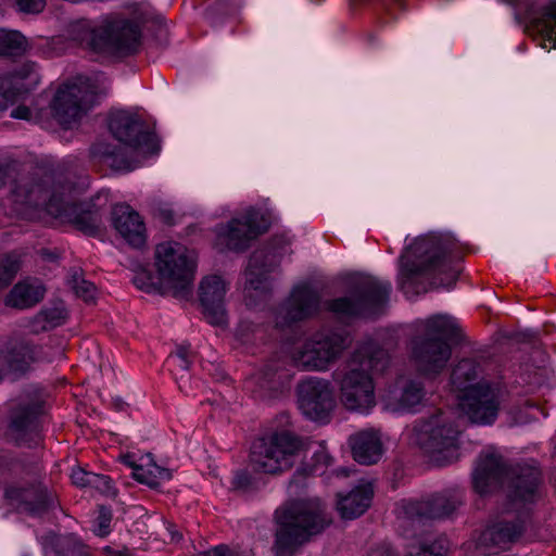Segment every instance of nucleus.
Listing matches in <instances>:
<instances>
[{"mask_svg": "<svg viewBox=\"0 0 556 556\" xmlns=\"http://www.w3.org/2000/svg\"><path fill=\"white\" fill-rule=\"evenodd\" d=\"M228 556H244V555H242V554H241V553H239V552H236V551L229 549Z\"/></svg>", "mask_w": 556, "mask_h": 556, "instance_id": "obj_64", "label": "nucleus"}, {"mask_svg": "<svg viewBox=\"0 0 556 556\" xmlns=\"http://www.w3.org/2000/svg\"><path fill=\"white\" fill-rule=\"evenodd\" d=\"M308 471L305 468H299L292 476V479L290 480V486L293 484L300 483L302 480H304L308 476Z\"/></svg>", "mask_w": 556, "mask_h": 556, "instance_id": "obj_57", "label": "nucleus"}, {"mask_svg": "<svg viewBox=\"0 0 556 556\" xmlns=\"http://www.w3.org/2000/svg\"><path fill=\"white\" fill-rule=\"evenodd\" d=\"M269 280H245L243 286L244 302L250 307H255L266 302L270 296Z\"/></svg>", "mask_w": 556, "mask_h": 556, "instance_id": "obj_40", "label": "nucleus"}, {"mask_svg": "<svg viewBox=\"0 0 556 556\" xmlns=\"http://www.w3.org/2000/svg\"><path fill=\"white\" fill-rule=\"evenodd\" d=\"M65 37L74 45L93 51L129 54L139 47L141 30L134 21L106 15L97 21L79 18L71 22Z\"/></svg>", "mask_w": 556, "mask_h": 556, "instance_id": "obj_6", "label": "nucleus"}, {"mask_svg": "<svg viewBox=\"0 0 556 556\" xmlns=\"http://www.w3.org/2000/svg\"><path fill=\"white\" fill-rule=\"evenodd\" d=\"M267 227L268 224L263 214L249 208L226 225L216 227L215 244L219 250L241 251L265 232Z\"/></svg>", "mask_w": 556, "mask_h": 556, "instance_id": "obj_16", "label": "nucleus"}, {"mask_svg": "<svg viewBox=\"0 0 556 556\" xmlns=\"http://www.w3.org/2000/svg\"><path fill=\"white\" fill-rule=\"evenodd\" d=\"M134 286L148 294L190 300L193 296L192 280H131Z\"/></svg>", "mask_w": 556, "mask_h": 556, "instance_id": "obj_28", "label": "nucleus"}, {"mask_svg": "<svg viewBox=\"0 0 556 556\" xmlns=\"http://www.w3.org/2000/svg\"><path fill=\"white\" fill-rule=\"evenodd\" d=\"M533 28L556 48V1H551L532 17Z\"/></svg>", "mask_w": 556, "mask_h": 556, "instance_id": "obj_35", "label": "nucleus"}, {"mask_svg": "<svg viewBox=\"0 0 556 556\" xmlns=\"http://www.w3.org/2000/svg\"><path fill=\"white\" fill-rule=\"evenodd\" d=\"M168 366H174L181 370H188L190 368V358H178L176 362H167Z\"/></svg>", "mask_w": 556, "mask_h": 556, "instance_id": "obj_59", "label": "nucleus"}, {"mask_svg": "<svg viewBox=\"0 0 556 556\" xmlns=\"http://www.w3.org/2000/svg\"><path fill=\"white\" fill-rule=\"evenodd\" d=\"M232 484L238 489L247 488L250 484L249 473L243 470L237 471Z\"/></svg>", "mask_w": 556, "mask_h": 556, "instance_id": "obj_53", "label": "nucleus"}, {"mask_svg": "<svg viewBox=\"0 0 556 556\" xmlns=\"http://www.w3.org/2000/svg\"><path fill=\"white\" fill-rule=\"evenodd\" d=\"M47 556H84L86 545L74 535L59 536L46 545Z\"/></svg>", "mask_w": 556, "mask_h": 556, "instance_id": "obj_38", "label": "nucleus"}, {"mask_svg": "<svg viewBox=\"0 0 556 556\" xmlns=\"http://www.w3.org/2000/svg\"><path fill=\"white\" fill-rule=\"evenodd\" d=\"M416 334L410 341V354L417 370L426 377H435L447 366L452 348L447 341L463 340V329L448 315H433L413 323Z\"/></svg>", "mask_w": 556, "mask_h": 556, "instance_id": "obj_4", "label": "nucleus"}, {"mask_svg": "<svg viewBox=\"0 0 556 556\" xmlns=\"http://www.w3.org/2000/svg\"><path fill=\"white\" fill-rule=\"evenodd\" d=\"M38 346L30 341L20 339L10 343L4 361L13 371L25 372L37 359Z\"/></svg>", "mask_w": 556, "mask_h": 556, "instance_id": "obj_32", "label": "nucleus"}, {"mask_svg": "<svg viewBox=\"0 0 556 556\" xmlns=\"http://www.w3.org/2000/svg\"><path fill=\"white\" fill-rule=\"evenodd\" d=\"M11 117L28 122H38L39 114L26 105H18L11 112Z\"/></svg>", "mask_w": 556, "mask_h": 556, "instance_id": "obj_50", "label": "nucleus"}, {"mask_svg": "<svg viewBox=\"0 0 556 556\" xmlns=\"http://www.w3.org/2000/svg\"><path fill=\"white\" fill-rule=\"evenodd\" d=\"M70 309L62 300L50 301L27 319L25 328L31 334H40L64 326L70 319Z\"/></svg>", "mask_w": 556, "mask_h": 556, "instance_id": "obj_24", "label": "nucleus"}, {"mask_svg": "<svg viewBox=\"0 0 556 556\" xmlns=\"http://www.w3.org/2000/svg\"><path fill=\"white\" fill-rule=\"evenodd\" d=\"M112 514L109 508L100 507L97 518V528L93 530L98 536H106L111 529Z\"/></svg>", "mask_w": 556, "mask_h": 556, "instance_id": "obj_48", "label": "nucleus"}, {"mask_svg": "<svg viewBox=\"0 0 556 556\" xmlns=\"http://www.w3.org/2000/svg\"><path fill=\"white\" fill-rule=\"evenodd\" d=\"M93 472L86 471L81 468L73 469L71 473L72 482L80 488L90 486V481Z\"/></svg>", "mask_w": 556, "mask_h": 556, "instance_id": "obj_51", "label": "nucleus"}, {"mask_svg": "<svg viewBox=\"0 0 556 556\" xmlns=\"http://www.w3.org/2000/svg\"><path fill=\"white\" fill-rule=\"evenodd\" d=\"M390 355L372 339L361 341L350 355L345 368L333 372L340 401L349 410L367 412L376 404L372 375L382 372Z\"/></svg>", "mask_w": 556, "mask_h": 556, "instance_id": "obj_2", "label": "nucleus"}, {"mask_svg": "<svg viewBox=\"0 0 556 556\" xmlns=\"http://www.w3.org/2000/svg\"><path fill=\"white\" fill-rule=\"evenodd\" d=\"M122 460L132 469V477L138 482L150 488H157L161 482L172 478L169 469L156 465L151 454L142 455L138 459L135 454H127L122 457Z\"/></svg>", "mask_w": 556, "mask_h": 556, "instance_id": "obj_25", "label": "nucleus"}, {"mask_svg": "<svg viewBox=\"0 0 556 556\" xmlns=\"http://www.w3.org/2000/svg\"><path fill=\"white\" fill-rule=\"evenodd\" d=\"M348 331L325 329L313 333L293 353L295 365L308 371H327L351 346Z\"/></svg>", "mask_w": 556, "mask_h": 556, "instance_id": "obj_11", "label": "nucleus"}, {"mask_svg": "<svg viewBox=\"0 0 556 556\" xmlns=\"http://www.w3.org/2000/svg\"><path fill=\"white\" fill-rule=\"evenodd\" d=\"M525 530V522L519 517H495L477 534L476 547L483 554L497 555L519 541Z\"/></svg>", "mask_w": 556, "mask_h": 556, "instance_id": "obj_17", "label": "nucleus"}, {"mask_svg": "<svg viewBox=\"0 0 556 556\" xmlns=\"http://www.w3.org/2000/svg\"><path fill=\"white\" fill-rule=\"evenodd\" d=\"M0 76L10 80V88L16 92L18 99L40 83L37 65L29 61Z\"/></svg>", "mask_w": 556, "mask_h": 556, "instance_id": "obj_34", "label": "nucleus"}, {"mask_svg": "<svg viewBox=\"0 0 556 556\" xmlns=\"http://www.w3.org/2000/svg\"><path fill=\"white\" fill-rule=\"evenodd\" d=\"M111 134L137 156L156 154L160 143L156 135L137 115L126 111L111 113L109 118Z\"/></svg>", "mask_w": 556, "mask_h": 556, "instance_id": "obj_15", "label": "nucleus"}, {"mask_svg": "<svg viewBox=\"0 0 556 556\" xmlns=\"http://www.w3.org/2000/svg\"><path fill=\"white\" fill-rule=\"evenodd\" d=\"M113 223L117 232L132 247L141 248L146 243V226L140 215L127 205L116 206Z\"/></svg>", "mask_w": 556, "mask_h": 556, "instance_id": "obj_26", "label": "nucleus"}, {"mask_svg": "<svg viewBox=\"0 0 556 556\" xmlns=\"http://www.w3.org/2000/svg\"><path fill=\"white\" fill-rule=\"evenodd\" d=\"M314 458L316 463L323 464L325 466L330 463V455L325 451L324 446H320V450L315 452Z\"/></svg>", "mask_w": 556, "mask_h": 556, "instance_id": "obj_56", "label": "nucleus"}, {"mask_svg": "<svg viewBox=\"0 0 556 556\" xmlns=\"http://www.w3.org/2000/svg\"><path fill=\"white\" fill-rule=\"evenodd\" d=\"M74 188L68 185L54 186L49 199L48 190L39 182L17 186L14 191V201L21 204L39 207L53 218L62 223H72L86 232H92L97 228L96 215L83 208L73 197Z\"/></svg>", "mask_w": 556, "mask_h": 556, "instance_id": "obj_8", "label": "nucleus"}, {"mask_svg": "<svg viewBox=\"0 0 556 556\" xmlns=\"http://www.w3.org/2000/svg\"><path fill=\"white\" fill-rule=\"evenodd\" d=\"M46 294V287L36 280H20L5 295L4 304L10 307L25 309L40 302Z\"/></svg>", "mask_w": 556, "mask_h": 556, "instance_id": "obj_31", "label": "nucleus"}, {"mask_svg": "<svg viewBox=\"0 0 556 556\" xmlns=\"http://www.w3.org/2000/svg\"><path fill=\"white\" fill-rule=\"evenodd\" d=\"M155 265L162 278H190L195 271V258L180 243L163 242L155 248Z\"/></svg>", "mask_w": 556, "mask_h": 556, "instance_id": "obj_20", "label": "nucleus"}, {"mask_svg": "<svg viewBox=\"0 0 556 556\" xmlns=\"http://www.w3.org/2000/svg\"><path fill=\"white\" fill-rule=\"evenodd\" d=\"M369 556H396L389 546H381L374 549Z\"/></svg>", "mask_w": 556, "mask_h": 556, "instance_id": "obj_60", "label": "nucleus"}, {"mask_svg": "<svg viewBox=\"0 0 556 556\" xmlns=\"http://www.w3.org/2000/svg\"><path fill=\"white\" fill-rule=\"evenodd\" d=\"M399 288L407 300H415L429 291H451L455 288V280H400Z\"/></svg>", "mask_w": 556, "mask_h": 556, "instance_id": "obj_36", "label": "nucleus"}, {"mask_svg": "<svg viewBox=\"0 0 556 556\" xmlns=\"http://www.w3.org/2000/svg\"><path fill=\"white\" fill-rule=\"evenodd\" d=\"M389 293L390 287L365 280L349 296L331 301L329 308L343 317L374 319L383 314Z\"/></svg>", "mask_w": 556, "mask_h": 556, "instance_id": "obj_13", "label": "nucleus"}, {"mask_svg": "<svg viewBox=\"0 0 556 556\" xmlns=\"http://www.w3.org/2000/svg\"><path fill=\"white\" fill-rule=\"evenodd\" d=\"M3 497L16 510L40 516L58 505V497L42 482V468L36 463L10 460L1 470Z\"/></svg>", "mask_w": 556, "mask_h": 556, "instance_id": "obj_7", "label": "nucleus"}, {"mask_svg": "<svg viewBox=\"0 0 556 556\" xmlns=\"http://www.w3.org/2000/svg\"><path fill=\"white\" fill-rule=\"evenodd\" d=\"M92 154L115 169L131 170L135 168V165L125 156L122 149L112 150L104 143H97L92 147Z\"/></svg>", "mask_w": 556, "mask_h": 556, "instance_id": "obj_39", "label": "nucleus"}, {"mask_svg": "<svg viewBox=\"0 0 556 556\" xmlns=\"http://www.w3.org/2000/svg\"><path fill=\"white\" fill-rule=\"evenodd\" d=\"M320 295L303 283L296 286L280 308L285 324L304 320L315 315L319 308Z\"/></svg>", "mask_w": 556, "mask_h": 556, "instance_id": "obj_21", "label": "nucleus"}, {"mask_svg": "<svg viewBox=\"0 0 556 556\" xmlns=\"http://www.w3.org/2000/svg\"><path fill=\"white\" fill-rule=\"evenodd\" d=\"M305 448L304 440L293 432L274 431L253 443L250 462L258 472L279 475L290 470Z\"/></svg>", "mask_w": 556, "mask_h": 556, "instance_id": "obj_9", "label": "nucleus"}, {"mask_svg": "<svg viewBox=\"0 0 556 556\" xmlns=\"http://www.w3.org/2000/svg\"><path fill=\"white\" fill-rule=\"evenodd\" d=\"M540 470L528 465L508 469L500 454L488 448L483 451L472 472V484L477 493L484 495L507 483L511 509L533 503L538 497Z\"/></svg>", "mask_w": 556, "mask_h": 556, "instance_id": "obj_3", "label": "nucleus"}, {"mask_svg": "<svg viewBox=\"0 0 556 556\" xmlns=\"http://www.w3.org/2000/svg\"><path fill=\"white\" fill-rule=\"evenodd\" d=\"M16 4L22 12L38 14L43 11L46 0H16Z\"/></svg>", "mask_w": 556, "mask_h": 556, "instance_id": "obj_49", "label": "nucleus"}, {"mask_svg": "<svg viewBox=\"0 0 556 556\" xmlns=\"http://www.w3.org/2000/svg\"><path fill=\"white\" fill-rule=\"evenodd\" d=\"M164 219L165 222L169 223L172 220V213L169 211H166L164 213Z\"/></svg>", "mask_w": 556, "mask_h": 556, "instance_id": "obj_63", "label": "nucleus"}, {"mask_svg": "<svg viewBox=\"0 0 556 556\" xmlns=\"http://www.w3.org/2000/svg\"><path fill=\"white\" fill-rule=\"evenodd\" d=\"M469 243L447 231H430L414 238L397 258L400 278L432 275L458 278L464 274V257L473 253Z\"/></svg>", "mask_w": 556, "mask_h": 556, "instance_id": "obj_1", "label": "nucleus"}, {"mask_svg": "<svg viewBox=\"0 0 556 556\" xmlns=\"http://www.w3.org/2000/svg\"><path fill=\"white\" fill-rule=\"evenodd\" d=\"M10 84L8 78L0 76V111L8 109L18 100L16 92L10 88Z\"/></svg>", "mask_w": 556, "mask_h": 556, "instance_id": "obj_47", "label": "nucleus"}, {"mask_svg": "<svg viewBox=\"0 0 556 556\" xmlns=\"http://www.w3.org/2000/svg\"><path fill=\"white\" fill-rule=\"evenodd\" d=\"M341 278H372V274L365 269H348L341 274Z\"/></svg>", "mask_w": 556, "mask_h": 556, "instance_id": "obj_54", "label": "nucleus"}, {"mask_svg": "<svg viewBox=\"0 0 556 556\" xmlns=\"http://www.w3.org/2000/svg\"><path fill=\"white\" fill-rule=\"evenodd\" d=\"M446 546L443 541H435L431 544L412 545L407 552V556H444Z\"/></svg>", "mask_w": 556, "mask_h": 556, "instance_id": "obj_44", "label": "nucleus"}, {"mask_svg": "<svg viewBox=\"0 0 556 556\" xmlns=\"http://www.w3.org/2000/svg\"><path fill=\"white\" fill-rule=\"evenodd\" d=\"M350 442L353 458L362 465L376 464L383 455V445L376 431H361L353 435Z\"/></svg>", "mask_w": 556, "mask_h": 556, "instance_id": "obj_29", "label": "nucleus"}, {"mask_svg": "<svg viewBox=\"0 0 556 556\" xmlns=\"http://www.w3.org/2000/svg\"><path fill=\"white\" fill-rule=\"evenodd\" d=\"M75 295L86 303H94L99 291L91 280H68Z\"/></svg>", "mask_w": 556, "mask_h": 556, "instance_id": "obj_42", "label": "nucleus"}, {"mask_svg": "<svg viewBox=\"0 0 556 556\" xmlns=\"http://www.w3.org/2000/svg\"><path fill=\"white\" fill-rule=\"evenodd\" d=\"M227 291L225 280H201L198 295L207 321L215 326L226 323L224 298Z\"/></svg>", "mask_w": 556, "mask_h": 556, "instance_id": "obj_23", "label": "nucleus"}, {"mask_svg": "<svg viewBox=\"0 0 556 556\" xmlns=\"http://www.w3.org/2000/svg\"><path fill=\"white\" fill-rule=\"evenodd\" d=\"M481 374L480 364L473 358H464L454 367L451 375L453 387L463 394L468 393L471 388L488 386V382L477 381Z\"/></svg>", "mask_w": 556, "mask_h": 556, "instance_id": "obj_33", "label": "nucleus"}, {"mask_svg": "<svg viewBox=\"0 0 556 556\" xmlns=\"http://www.w3.org/2000/svg\"><path fill=\"white\" fill-rule=\"evenodd\" d=\"M459 430L454 421L439 412L414 425L410 440L435 462L451 463L457 458Z\"/></svg>", "mask_w": 556, "mask_h": 556, "instance_id": "obj_12", "label": "nucleus"}, {"mask_svg": "<svg viewBox=\"0 0 556 556\" xmlns=\"http://www.w3.org/2000/svg\"><path fill=\"white\" fill-rule=\"evenodd\" d=\"M94 96L87 78L77 77L63 84L51 102L54 118L64 128L74 127L91 108Z\"/></svg>", "mask_w": 556, "mask_h": 556, "instance_id": "obj_14", "label": "nucleus"}, {"mask_svg": "<svg viewBox=\"0 0 556 556\" xmlns=\"http://www.w3.org/2000/svg\"><path fill=\"white\" fill-rule=\"evenodd\" d=\"M7 174V167L0 164V187L4 184Z\"/></svg>", "mask_w": 556, "mask_h": 556, "instance_id": "obj_62", "label": "nucleus"}, {"mask_svg": "<svg viewBox=\"0 0 556 556\" xmlns=\"http://www.w3.org/2000/svg\"><path fill=\"white\" fill-rule=\"evenodd\" d=\"M381 7L379 23L386 25L397 18V12L405 8L404 0H378Z\"/></svg>", "mask_w": 556, "mask_h": 556, "instance_id": "obj_43", "label": "nucleus"}, {"mask_svg": "<svg viewBox=\"0 0 556 556\" xmlns=\"http://www.w3.org/2000/svg\"><path fill=\"white\" fill-rule=\"evenodd\" d=\"M190 346L189 345H180L177 348L175 353H172L167 362H176L178 358H190Z\"/></svg>", "mask_w": 556, "mask_h": 556, "instance_id": "obj_55", "label": "nucleus"}, {"mask_svg": "<svg viewBox=\"0 0 556 556\" xmlns=\"http://www.w3.org/2000/svg\"><path fill=\"white\" fill-rule=\"evenodd\" d=\"M459 406L472 424L492 425L501 406L498 390L491 384L471 388L468 393L460 396Z\"/></svg>", "mask_w": 556, "mask_h": 556, "instance_id": "obj_19", "label": "nucleus"}, {"mask_svg": "<svg viewBox=\"0 0 556 556\" xmlns=\"http://www.w3.org/2000/svg\"><path fill=\"white\" fill-rule=\"evenodd\" d=\"M229 548L224 545L216 546L215 548L205 552L202 556H228Z\"/></svg>", "mask_w": 556, "mask_h": 556, "instance_id": "obj_58", "label": "nucleus"}, {"mask_svg": "<svg viewBox=\"0 0 556 556\" xmlns=\"http://www.w3.org/2000/svg\"><path fill=\"white\" fill-rule=\"evenodd\" d=\"M10 280H0V302L3 300L5 295L9 293L7 292L10 286Z\"/></svg>", "mask_w": 556, "mask_h": 556, "instance_id": "obj_61", "label": "nucleus"}, {"mask_svg": "<svg viewBox=\"0 0 556 556\" xmlns=\"http://www.w3.org/2000/svg\"><path fill=\"white\" fill-rule=\"evenodd\" d=\"M464 505V493L458 489L444 490L421 501L402 500L396 504L397 527L403 535L425 520L452 517Z\"/></svg>", "mask_w": 556, "mask_h": 556, "instance_id": "obj_10", "label": "nucleus"}, {"mask_svg": "<svg viewBox=\"0 0 556 556\" xmlns=\"http://www.w3.org/2000/svg\"><path fill=\"white\" fill-rule=\"evenodd\" d=\"M40 407L36 404L20 406L12 412L9 426L10 435L17 444H38Z\"/></svg>", "mask_w": 556, "mask_h": 556, "instance_id": "obj_22", "label": "nucleus"}, {"mask_svg": "<svg viewBox=\"0 0 556 556\" xmlns=\"http://www.w3.org/2000/svg\"><path fill=\"white\" fill-rule=\"evenodd\" d=\"M91 481H90V488H93L101 492L102 494H105L108 496H115L116 491L114 489V484L112 479L109 476L99 475V473H92Z\"/></svg>", "mask_w": 556, "mask_h": 556, "instance_id": "obj_46", "label": "nucleus"}, {"mask_svg": "<svg viewBox=\"0 0 556 556\" xmlns=\"http://www.w3.org/2000/svg\"><path fill=\"white\" fill-rule=\"evenodd\" d=\"M30 48L27 38L18 30L0 28V56L15 58Z\"/></svg>", "mask_w": 556, "mask_h": 556, "instance_id": "obj_37", "label": "nucleus"}, {"mask_svg": "<svg viewBox=\"0 0 556 556\" xmlns=\"http://www.w3.org/2000/svg\"><path fill=\"white\" fill-rule=\"evenodd\" d=\"M424 382L417 378H402L396 383L393 394L394 409L400 412H416L426 400Z\"/></svg>", "mask_w": 556, "mask_h": 556, "instance_id": "obj_27", "label": "nucleus"}, {"mask_svg": "<svg viewBox=\"0 0 556 556\" xmlns=\"http://www.w3.org/2000/svg\"><path fill=\"white\" fill-rule=\"evenodd\" d=\"M278 263L275 254L263 250L255 251L250 258L249 268L252 275L262 276L266 273H270Z\"/></svg>", "mask_w": 556, "mask_h": 556, "instance_id": "obj_41", "label": "nucleus"}, {"mask_svg": "<svg viewBox=\"0 0 556 556\" xmlns=\"http://www.w3.org/2000/svg\"><path fill=\"white\" fill-rule=\"evenodd\" d=\"M374 495L371 483L364 482L355 486L349 494L340 497L338 510L342 518L354 519L363 515L370 506Z\"/></svg>", "mask_w": 556, "mask_h": 556, "instance_id": "obj_30", "label": "nucleus"}, {"mask_svg": "<svg viewBox=\"0 0 556 556\" xmlns=\"http://www.w3.org/2000/svg\"><path fill=\"white\" fill-rule=\"evenodd\" d=\"M21 267L20 257L16 254H8L0 258V278L14 277Z\"/></svg>", "mask_w": 556, "mask_h": 556, "instance_id": "obj_45", "label": "nucleus"}, {"mask_svg": "<svg viewBox=\"0 0 556 556\" xmlns=\"http://www.w3.org/2000/svg\"><path fill=\"white\" fill-rule=\"evenodd\" d=\"M103 554L106 556H134L131 551L126 546H104Z\"/></svg>", "mask_w": 556, "mask_h": 556, "instance_id": "obj_52", "label": "nucleus"}, {"mask_svg": "<svg viewBox=\"0 0 556 556\" xmlns=\"http://www.w3.org/2000/svg\"><path fill=\"white\" fill-rule=\"evenodd\" d=\"M275 520L276 556H294L300 546L331 523V518L318 498L288 502L276 510Z\"/></svg>", "mask_w": 556, "mask_h": 556, "instance_id": "obj_5", "label": "nucleus"}, {"mask_svg": "<svg viewBox=\"0 0 556 556\" xmlns=\"http://www.w3.org/2000/svg\"><path fill=\"white\" fill-rule=\"evenodd\" d=\"M299 408L307 418L325 420L336 406L333 388L330 381L311 377L298 386Z\"/></svg>", "mask_w": 556, "mask_h": 556, "instance_id": "obj_18", "label": "nucleus"}]
</instances>
